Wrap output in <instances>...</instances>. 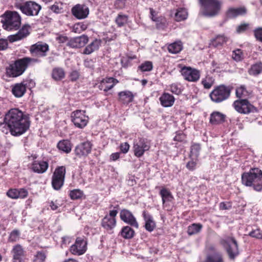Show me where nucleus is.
I'll use <instances>...</instances> for the list:
<instances>
[{
    "instance_id": "64",
    "label": "nucleus",
    "mask_w": 262,
    "mask_h": 262,
    "mask_svg": "<svg viewBox=\"0 0 262 262\" xmlns=\"http://www.w3.org/2000/svg\"><path fill=\"white\" fill-rule=\"evenodd\" d=\"M60 206L59 204L57 202V201L54 202L51 201L50 203V206L52 210H56L57 209L58 207Z\"/></svg>"
},
{
    "instance_id": "56",
    "label": "nucleus",
    "mask_w": 262,
    "mask_h": 262,
    "mask_svg": "<svg viewBox=\"0 0 262 262\" xmlns=\"http://www.w3.org/2000/svg\"><path fill=\"white\" fill-rule=\"evenodd\" d=\"M186 136L182 132H176V135L173 138V140L178 142H182L185 140Z\"/></svg>"
},
{
    "instance_id": "30",
    "label": "nucleus",
    "mask_w": 262,
    "mask_h": 262,
    "mask_svg": "<svg viewBox=\"0 0 262 262\" xmlns=\"http://www.w3.org/2000/svg\"><path fill=\"white\" fill-rule=\"evenodd\" d=\"M13 262H21L24 256V250L20 245L14 246L12 250Z\"/></svg>"
},
{
    "instance_id": "28",
    "label": "nucleus",
    "mask_w": 262,
    "mask_h": 262,
    "mask_svg": "<svg viewBox=\"0 0 262 262\" xmlns=\"http://www.w3.org/2000/svg\"><path fill=\"white\" fill-rule=\"evenodd\" d=\"M119 100L123 104H127L133 101L134 95L129 91H124L118 93Z\"/></svg>"
},
{
    "instance_id": "50",
    "label": "nucleus",
    "mask_w": 262,
    "mask_h": 262,
    "mask_svg": "<svg viewBox=\"0 0 262 262\" xmlns=\"http://www.w3.org/2000/svg\"><path fill=\"white\" fill-rule=\"evenodd\" d=\"M127 19L126 15L119 14L116 18V23L119 27H121L127 23Z\"/></svg>"
},
{
    "instance_id": "17",
    "label": "nucleus",
    "mask_w": 262,
    "mask_h": 262,
    "mask_svg": "<svg viewBox=\"0 0 262 262\" xmlns=\"http://www.w3.org/2000/svg\"><path fill=\"white\" fill-rule=\"evenodd\" d=\"M92 144L86 141L77 145L74 150L75 155L79 158L85 157L91 151Z\"/></svg>"
},
{
    "instance_id": "58",
    "label": "nucleus",
    "mask_w": 262,
    "mask_h": 262,
    "mask_svg": "<svg viewBox=\"0 0 262 262\" xmlns=\"http://www.w3.org/2000/svg\"><path fill=\"white\" fill-rule=\"evenodd\" d=\"M18 199H24L26 198L28 194L27 190L24 188L18 189Z\"/></svg>"
},
{
    "instance_id": "3",
    "label": "nucleus",
    "mask_w": 262,
    "mask_h": 262,
    "mask_svg": "<svg viewBox=\"0 0 262 262\" xmlns=\"http://www.w3.org/2000/svg\"><path fill=\"white\" fill-rule=\"evenodd\" d=\"M38 62L37 59L31 57L18 59L7 69V72L10 77H16L22 75L29 66Z\"/></svg>"
},
{
    "instance_id": "45",
    "label": "nucleus",
    "mask_w": 262,
    "mask_h": 262,
    "mask_svg": "<svg viewBox=\"0 0 262 262\" xmlns=\"http://www.w3.org/2000/svg\"><path fill=\"white\" fill-rule=\"evenodd\" d=\"M69 195L72 200H77L82 198L83 192L80 189H74L70 191Z\"/></svg>"
},
{
    "instance_id": "57",
    "label": "nucleus",
    "mask_w": 262,
    "mask_h": 262,
    "mask_svg": "<svg viewBox=\"0 0 262 262\" xmlns=\"http://www.w3.org/2000/svg\"><path fill=\"white\" fill-rule=\"evenodd\" d=\"M196 160L194 159H192L191 161L188 162L186 164V168L189 170H194L196 168Z\"/></svg>"
},
{
    "instance_id": "19",
    "label": "nucleus",
    "mask_w": 262,
    "mask_h": 262,
    "mask_svg": "<svg viewBox=\"0 0 262 262\" xmlns=\"http://www.w3.org/2000/svg\"><path fill=\"white\" fill-rule=\"evenodd\" d=\"M120 217L121 220L125 223L136 228H138L139 225L136 218L128 210H122L120 213Z\"/></svg>"
},
{
    "instance_id": "49",
    "label": "nucleus",
    "mask_w": 262,
    "mask_h": 262,
    "mask_svg": "<svg viewBox=\"0 0 262 262\" xmlns=\"http://www.w3.org/2000/svg\"><path fill=\"white\" fill-rule=\"evenodd\" d=\"M139 69L142 72L150 71L152 69V63L149 61H145L139 67Z\"/></svg>"
},
{
    "instance_id": "4",
    "label": "nucleus",
    "mask_w": 262,
    "mask_h": 262,
    "mask_svg": "<svg viewBox=\"0 0 262 262\" xmlns=\"http://www.w3.org/2000/svg\"><path fill=\"white\" fill-rule=\"evenodd\" d=\"M3 27L7 30H16L21 25V17L16 11H7L4 14Z\"/></svg>"
},
{
    "instance_id": "6",
    "label": "nucleus",
    "mask_w": 262,
    "mask_h": 262,
    "mask_svg": "<svg viewBox=\"0 0 262 262\" xmlns=\"http://www.w3.org/2000/svg\"><path fill=\"white\" fill-rule=\"evenodd\" d=\"M15 6L16 8L19 9L23 13L27 16H37L41 7L34 1H27L23 4L16 2Z\"/></svg>"
},
{
    "instance_id": "34",
    "label": "nucleus",
    "mask_w": 262,
    "mask_h": 262,
    "mask_svg": "<svg viewBox=\"0 0 262 262\" xmlns=\"http://www.w3.org/2000/svg\"><path fill=\"white\" fill-rule=\"evenodd\" d=\"M250 75L257 76L262 73V62H258L252 64L248 70Z\"/></svg>"
},
{
    "instance_id": "21",
    "label": "nucleus",
    "mask_w": 262,
    "mask_h": 262,
    "mask_svg": "<svg viewBox=\"0 0 262 262\" xmlns=\"http://www.w3.org/2000/svg\"><path fill=\"white\" fill-rule=\"evenodd\" d=\"M88 41V37L86 35H82L71 38L68 41L67 45L72 48H81L84 46Z\"/></svg>"
},
{
    "instance_id": "43",
    "label": "nucleus",
    "mask_w": 262,
    "mask_h": 262,
    "mask_svg": "<svg viewBox=\"0 0 262 262\" xmlns=\"http://www.w3.org/2000/svg\"><path fill=\"white\" fill-rule=\"evenodd\" d=\"M214 80L212 76L207 75L205 78L202 79L201 83L205 89H209L213 85Z\"/></svg>"
},
{
    "instance_id": "47",
    "label": "nucleus",
    "mask_w": 262,
    "mask_h": 262,
    "mask_svg": "<svg viewBox=\"0 0 262 262\" xmlns=\"http://www.w3.org/2000/svg\"><path fill=\"white\" fill-rule=\"evenodd\" d=\"M232 57L236 61H240L244 58V54L241 49H237L232 52Z\"/></svg>"
},
{
    "instance_id": "24",
    "label": "nucleus",
    "mask_w": 262,
    "mask_h": 262,
    "mask_svg": "<svg viewBox=\"0 0 262 262\" xmlns=\"http://www.w3.org/2000/svg\"><path fill=\"white\" fill-rule=\"evenodd\" d=\"M49 166L48 163L45 161H35L32 165L33 170L39 173L46 171Z\"/></svg>"
},
{
    "instance_id": "22",
    "label": "nucleus",
    "mask_w": 262,
    "mask_h": 262,
    "mask_svg": "<svg viewBox=\"0 0 262 262\" xmlns=\"http://www.w3.org/2000/svg\"><path fill=\"white\" fill-rule=\"evenodd\" d=\"M118 81L113 77H106L101 80L98 85V88L100 90L107 92L112 89L117 83Z\"/></svg>"
},
{
    "instance_id": "2",
    "label": "nucleus",
    "mask_w": 262,
    "mask_h": 262,
    "mask_svg": "<svg viewBox=\"0 0 262 262\" xmlns=\"http://www.w3.org/2000/svg\"><path fill=\"white\" fill-rule=\"evenodd\" d=\"M243 184L252 187L256 191L262 190V171L257 168H251L242 175Z\"/></svg>"
},
{
    "instance_id": "32",
    "label": "nucleus",
    "mask_w": 262,
    "mask_h": 262,
    "mask_svg": "<svg viewBox=\"0 0 262 262\" xmlns=\"http://www.w3.org/2000/svg\"><path fill=\"white\" fill-rule=\"evenodd\" d=\"M183 48V43L180 40L174 41L169 44L167 47L169 52L175 54L180 53Z\"/></svg>"
},
{
    "instance_id": "27",
    "label": "nucleus",
    "mask_w": 262,
    "mask_h": 262,
    "mask_svg": "<svg viewBox=\"0 0 262 262\" xmlns=\"http://www.w3.org/2000/svg\"><path fill=\"white\" fill-rule=\"evenodd\" d=\"M101 41L96 39L85 47L83 51V54L89 55L99 49L101 46Z\"/></svg>"
},
{
    "instance_id": "23",
    "label": "nucleus",
    "mask_w": 262,
    "mask_h": 262,
    "mask_svg": "<svg viewBox=\"0 0 262 262\" xmlns=\"http://www.w3.org/2000/svg\"><path fill=\"white\" fill-rule=\"evenodd\" d=\"M29 34L28 28L27 27L24 26L15 34L10 35L8 37V39L10 42H13L23 39L27 37Z\"/></svg>"
},
{
    "instance_id": "60",
    "label": "nucleus",
    "mask_w": 262,
    "mask_h": 262,
    "mask_svg": "<svg viewBox=\"0 0 262 262\" xmlns=\"http://www.w3.org/2000/svg\"><path fill=\"white\" fill-rule=\"evenodd\" d=\"M129 148V145L127 143L125 142L122 143L120 145V150L122 152L126 154L128 152Z\"/></svg>"
},
{
    "instance_id": "39",
    "label": "nucleus",
    "mask_w": 262,
    "mask_h": 262,
    "mask_svg": "<svg viewBox=\"0 0 262 262\" xmlns=\"http://www.w3.org/2000/svg\"><path fill=\"white\" fill-rule=\"evenodd\" d=\"M201 150L200 145L197 143L193 144L190 148V157L191 159L197 160Z\"/></svg>"
},
{
    "instance_id": "10",
    "label": "nucleus",
    "mask_w": 262,
    "mask_h": 262,
    "mask_svg": "<svg viewBox=\"0 0 262 262\" xmlns=\"http://www.w3.org/2000/svg\"><path fill=\"white\" fill-rule=\"evenodd\" d=\"M34 86L35 83L32 80L23 81L12 86V93L15 97L20 98L24 95L27 89H31Z\"/></svg>"
},
{
    "instance_id": "13",
    "label": "nucleus",
    "mask_w": 262,
    "mask_h": 262,
    "mask_svg": "<svg viewBox=\"0 0 262 262\" xmlns=\"http://www.w3.org/2000/svg\"><path fill=\"white\" fill-rule=\"evenodd\" d=\"M117 213L118 211L117 210H111L109 214L106 215L102 220V226L110 234L113 233L112 230L116 226V216L117 215Z\"/></svg>"
},
{
    "instance_id": "48",
    "label": "nucleus",
    "mask_w": 262,
    "mask_h": 262,
    "mask_svg": "<svg viewBox=\"0 0 262 262\" xmlns=\"http://www.w3.org/2000/svg\"><path fill=\"white\" fill-rule=\"evenodd\" d=\"M174 100L175 99L172 95L165 93V107L171 106Z\"/></svg>"
},
{
    "instance_id": "36",
    "label": "nucleus",
    "mask_w": 262,
    "mask_h": 262,
    "mask_svg": "<svg viewBox=\"0 0 262 262\" xmlns=\"http://www.w3.org/2000/svg\"><path fill=\"white\" fill-rule=\"evenodd\" d=\"M187 12L186 9L180 8L177 10L174 13V19L177 21H181L186 19Z\"/></svg>"
},
{
    "instance_id": "20",
    "label": "nucleus",
    "mask_w": 262,
    "mask_h": 262,
    "mask_svg": "<svg viewBox=\"0 0 262 262\" xmlns=\"http://www.w3.org/2000/svg\"><path fill=\"white\" fill-rule=\"evenodd\" d=\"M49 50V46L46 43H37L32 45L30 51L33 56L42 57L46 56V53Z\"/></svg>"
},
{
    "instance_id": "31",
    "label": "nucleus",
    "mask_w": 262,
    "mask_h": 262,
    "mask_svg": "<svg viewBox=\"0 0 262 262\" xmlns=\"http://www.w3.org/2000/svg\"><path fill=\"white\" fill-rule=\"evenodd\" d=\"M228 38L224 35H218L214 38L211 40L210 45L215 48L222 46L224 43L227 42Z\"/></svg>"
},
{
    "instance_id": "40",
    "label": "nucleus",
    "mask_w": 262,
    "mask_h": 262,
    "mask_svg": "<svg viewBox=\"0 0 262 262\" xmlns=\"http://www.w3.org/2000/svg\"><path fill=\"white\" fill-rule=\"evenodd\" d=\"M184 89L183 85L181 83H174L169 85L168 90L173 94L179 95L183 92Z\"/></svg>"
},
{
    "instance_id": "46",
    "label": "nucleus",
    "mask_w": 262,
    "mask_h": 262,
    "mask_svg": "<svg viewBox=\"0 0 262 262\" xmlns=\"http://www.w3.org/2000/svg\"><path fill=\"white\" fill-rule=\"evenodd\" d=\"M87 25L84 23H78L74 25L73 27V31L75 33H80L87 28Z\"/></svg>"
},
{
    "instance_id": "16",
    "label": "nucleus",
    "mask_w": 262,
    "mask_h": 262,
    "mask_svg": "<svg viewBox=\"0 0 262 262\" xmlns=\"http://www.w3.org/2000/svg\"><path fill=\"white\" fill-rule=\"evenodd\" d=\"M86 242L81 237H77L75 243L70 247V252L74 255H81L87 249Z\"/></svg>"
},
{
    "instance_id": "54",
    "label": "nucleus",
    "mask_w": 262,
    "mask_h": 262,
    "mask_svg": "<svg viewBox=\"0 0 262 262\" xmlns=\"http://www.w3.org/2000/svg\"><path fill=\"white\" fill-rule=\"evenodd\" d=\"M18 189H10L7 192V195L8 197L13 199H18Z\"/></svg>"
},
{
    "instance_id": "25",
    "label": "nucleus",
    "mask_w": 262,
    "mask_h": 262,
    "mask_svg": "<svg viewBox=\"0 0 262 262\" xmlns=\"http://www.w3.org/2000/svg\"><path fill=\"white\" fill-rule=\"evenodd\" d=\"M143 216L145 221L144 227L146 230L149 232L152 231L156 227V223L152 216L146 211H143Z\"/></svg>"
},
{
    "instance_id": "42",
    "label": "nucleus",
    "mask_w": 262,
    "mask_h": 262,
    "mask_svg": "<svg viewBox=\"0 0 262 262\" xmlns=\"http://www.w3.org/2000/svg\"><path fill=\"white\" fill-rule=\"evenodd\" d=\"M202 228L201 224L193 223L188 227L187 233L189 235H193L199 232Z\"/></svg>"
},
{
    "instance_id": "52",
    "label": "nucleus",
    "mask_w": 262,
    "mask_h": 262,
    "mask_svg": "<svg viewBox=\"0 0 262 262\" xmlns=\"http://www.w3.org/2000/svg\"><path fill=\"white\" fill-rule=\"evenodd\" d=\"M20 233L18 230L12 231L9 236V241L12 242H16L19 239Z\"/></svg>"
},
{
    "instance_id": "41",
    "label": "nucleus",
    "mask_w": 262,
    "mask_h": 262,
    "mask_svg": "<svg viewBox=\"0 0 262 262\" xmlns=\"http://www.w3.org/2000/svg\"><path fill=\"white\" fill-rule=\"evenodd\" d=\"M251 94L245 85H241L236 90V95L238 98L246 97Z\"/></svg>"
},
{
    "instance_id": "7",
    "label": "nucleus",
    "mask_w": 262,
    "mask_h": 262,
    "mask_svg": "<svg viewBox=\"0 0 262 262\" xmlns=\"http://www.w3.org/2000/svg\"><path fill=\"white\" fill-rule=\"evenodd\" d=\"M230 93L231 90L229 86L221 85L211 92L210 97L212 101L220 103L227 99L230 96Z\"/></svg>"
},
{
    "instance_id": "18",
    "label": "nucleus",
    "mask_w": 262,
    "mask_h": 262,
    "mask_svg": "<svg viewBox=\"0 0 262 262\" xmlns=\"http://www.w3.org/2000/svg\"><path fill=\"white\" fill-rule=\"evenodd\" d=\"M72 14L79 19L86 18L89 14V9L85 5L77 4L72 9Z\"/></svg>"
},
{
    "instance_id": "51",
    "label": "nucleus",
    "mask_w": 262,
    "mask_h": 262,
    "mask_svg": "<svg viewBox=\"0 0 262 262\" xmlns=\"http://www.w3.org/2000/svg\"><path fill=\"white\" fill-rule=\"evenodd\" d=\"M150 18L151 19L154 21L157 22V27L159 29L162 28V24H159V18L156 16V12L152 8H150Z\"/></svg>"
},
{
    "instance_id": "44",
    "label": "nucleus",
    "mask_w": 262,
    "mask_h": 262,
    "mask_svg": "<svg viewBox=\"0 0 262 262\" xmlns=\"http://www.w3.org/2000/svg\"><path fill=\"white\" fill-rule=\"evenodd\" d=\"M46 258V255L43 251H37L34 255L33 262H44Z\"/></svg>"
},
{
    "instance_id": "15",
    "label": "nucleus",
    "mask_w": 262,
    "mask_h": 262,
    "mask_svg": "<svg viewBox=\"0 0 262 262\" xmlns=\"http://www.w3.org/2000/svg\"><path fill=\"white\" fill-rule=\"evenodd\" d=\"M149 148L150 144L146 139L141 138L134 142V151L135 155L137 157H141Z\"/></svg>"
},
{
    "instance_id": "61",
    "label": "nucleus",
    "mask_w": 262,
    "mask_h": 262,
    "mask_svg": "<svg viewBox=\"0 0 262 262\" xmlns=\"http://www.w3.org/2000/svg\"><path fill=\"white\" fill-rule=\"evenodd\" d=\"M220 207L222 210H227L231 208V205L229 202H221L220 204Z\"/></svg>"
},
{
    "instance_id": "59",
    "label": "nucleus",
    "mask_w": 262,
    "mask_h": 262,
    "mask_svg": "<svg viewBox=\"0 0 262 262\" xmlns=\"http://www.w3.org/2000/svg\"><path fill=\"white\" fill-rule=\"evenodd\" d=\"M249 26V24L247 23L242 24L237 27L236 31L238 33L243 32L248 29Z\"/></svg>"
},
{
    "instance_id": "62",
    "label": "nucleus",
    "mask_w": 262,
    "mask_h": 262,
    "mask_svg": "<svg viewBox=\"0 0 262 262\" xmlns=\"http://www.w3.org/2000/svg\"><path fill=\"white\" fill-rule=\"evenodd\" d=\"M8 47L7 40L4 39H0V50H4Z\"/></svg>"
},
{
    "instance_id": "1",
    "label": "nucleus",
    "mask_w": 262,
    "mask_h": 262,
    "mask_svg": "<svg viewBox=\"0 0 262 262\" xmlns=\"http://www.w3.org/2000/svg\"><path fill=\"white\" fill-rule=\"evenodd\" d=\"M31 121L28 114L18 108L10 109L5 115L4 122L1 123L2 131L3 127L7 126L11 134L18 137L25 133L30 128Z\"/></svg>"
},
{
    "instance_id": "8",
    "label": "nucleus",
    "mask_w": 262,
    "mask_h": 262,
    "mask_svg": "<svg viewBox=\"0 0 262 262\" xmlns=\"http://www.w3.org/2000/svg\"><path fill=\"white\" fill-rule=\"evenodd\" d=\"M221 244L226 249L230 259H234L239 254L238 246L235 239L231 237H226L221 240Z\"/></svg>"
},
{
    "instance_id": "5",
    "label": "nucleus",
    "mask_w": 262,
    "mask_h": 262,
    "mask_svg": "<svg viewBox=\"0 0 262 262\" xmlns=\"http://www.w3.org/2000/svg\"><path fill=\"white\" fill-rule=\"evenodd\" d=\"M204 7L202 14L206 17H211L216 16L221 9V3L217 0H199Z\"/></svg>"
},
{
    "instance_id": "12",
    "label": "nucleus",
    "mask_w": 262,
    "mask_h": 262,
    "mask_svg": "<svg viewBox=\"0 0 262 262\" xmlns=\"http://www.w3.org/2000/svg\"><path fill=\"white\" fill-rule=\"evenodd\" d=\"M85 113V111L81 110H76L72 113V121L76 127L83 128L87 125L89 117Z\"/></svg>"
},
{
    "instance_id": "29",
    "label": "nucleus",
    "mask_w": 262,
    "mask_h": 262,
    "mask_svg": "<svg viewBox=\"0 0 262 262\" xmlns=\"http://www.w3.org/2000/svg\"><path fill=\"white\" fill-rule=\"evenodd\" d=\"M225 115L218 112H214L211 114L209 122L212 125H217L224 122Z\"/></svg>"
},
{
    "instance_id": "35",
    "label": "nucleus",
    "mask_w": 262,
    "mask_h": 262,
    "mask_svg": "<svg viewBox=\"0 0 262 262\" xmlns=\"http://www.w3.org/2000/svg\"><path fill=\"white\" fill-rule=\"evenodd\" d=\"M57 147L60 150L67 154L69 153L72 149L71 143L68 140H63L59 141L57 144Z\"/></svg>"
},
{
    "instance_id": "37",
    "label": "nucleus",
    "mask_w": 262,
    "mask_h": 262,
    "mask_svg": "<svg viewBox=\"0 0 262 262\" xmlns=\"http://www.w3.org/2000/svg\"><path fill=\"white\" fill-rule=\"evenodd\" d=\"M65 73L63 69L55 68L52 70V78L56 81L60 80L64 77Z\"/></svg>"
},
{
    "instance_id": "11",
    "label": "nucleus",
    "mask_w": 262,
    "mask_h": 262,
    "mask_svg": "<svg viewBox=\"0 0 262 262\" xmlns=\"http://www.w3.org/2000/svg\"><path fill=\"white\" fill-rule=\"evenodd\" d=\"M232 105L238 113L243 114H249L256 110V108L246 99L235 100Z\"/></svg>"
},
{
    "instance_id": "14",
    "label": "nucleus",
    "mask_w": 262,
    "mask_h": 262,
    "mask_svg": "<svg viewBox=\"0 0 262 262\" xmlns=\"http://www.w3.org/2000/svg\"><path fill=\"white\" fill-rule=\"evenodd\" d=\"M180 72L184 79L189 82H196L201 76L199 70L190 67H183L181 69Z\"/></svg>"
},
{
    "instance_id": "53",
    "label": "nucleus",
    "mask_w": 262,
    "mask_h": 262,
    "mask_svg": "<svg viewBox=\"0 0 262 262\" xmlns=\"http://www.w3.org/2000/svg\"><path fill=\"white\" fill-rule=\"evenodd\" d=\"M249 235L253 237L262 239V231L260 229L253 230L249 233Z\"/></svg>"
},
{
    "instance_id": "33",
    "label": "nucleus",
    "mask_w": 262,
    "mask_h": 262,
    "mask_svg": "<svg viewBox=\"0 0 262 262\" xmlns=\"http://www.w3.org/2000/svg\"><path fill=\"white\" fill-rule=\"evenodd\" d=\"M204 262H224L222 254L217 252L207 255Z\"/></svg>"
},
{
    "instance_id": "55",
    "label": "nucleus",
    "mask_w": 262,
    "mask_h": 262,
    "mask_svg": "<svg viewBox=\"0 0 262 262\" xmlns=\"http://www.w3.org/2000/svg\"><path fill=\"white\" fill-rule=\"evenodd\" d=\"M254 34L257 40L262 42V27H258L254 29Z\"/></svg>"
},
{
    "instance_id": "38",
    "label": "nucleus",
    "mask_w": 262,
    "mask_h": 262,
    "mask_svg": "<svg viewBox=\"0 0 262 262\" xmlns=\"http://www.w3.org/2000/svg\"><path fill=\"white\" fill-rule=\"evenodd\" d=\"M121 236L125 239L132 238L135 234L134 230L129 226L124 227L121 231Z\"/></svg>"
},
{
    "instance_id": "63",
    "label": "nucleus",
    "mask_w": 262,
    "mask_h": 262,
    "mask_svg": "<svg viewBox=\"0 0 262 262\" xmlns=\"http://www.w3.org/2000/svg\"><path fill=\"white\" fill-rule=\"evenodd\" d=\"M172 200V196L167 190L165 189V203L166 201L171 202Z\"/></svg>"
},
{
    "instance_id": "9",
    "label": "nucleus",
    "mask_w": 262,
    "mask_h": 262,
    "mask_svg": "<svg viewBox=\"0 0 262 262\" xmlns=\"http://www.w3.org/2000/svg\"><path fill=\"white\" fill-rule=\"evenodd\" d=\"M66 174L64 166H59L56 168L53 173L52 178V185L55 190H59L63 185Z\"/></svg>"
},
{
    "instance_id": "26",
    "label": "nucleus",
    "mask_w": 262,
    "mask_h": 262,
    "mask_svg": "<svg viewBox=\"0 0 262 262\" xmlns=\"http://www.w3.org/2000/svg\"><path fill=\"white\" fill-rule=\"evenodd\" d=\"M246 13L247 10L245 7L230 8L227 11L226 16L229 18H233L245 15Z\"/></svg>"
}]
</instances>
